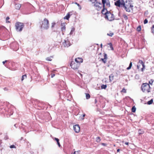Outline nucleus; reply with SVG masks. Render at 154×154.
<instances>
[{"label":"nucleus","instance_id":"1","mask_svg":"<svg viewBox=\"0 0 154 154\" xmlns=\"http://www.w3.org/2000/svg\"><path fill=\"white\" fill-rule=\"evenodd\" d=\"M130 0H126L125 2L124 0H118L115 2V5L119 7H123L126 11H130V9H132L133 6L131 5Z\"/></svg>","mask_w":154,"mask_h":154},{"label":"nucleus","instance_id":"2","mask_svg":"<svg viewBox=\"0 0 154 154\" xmlns=\"http://www.w3.org/2000/svg\"><path fill=\"white\" fill-rule=\"evenodd\" d=\"M83 60L82 58L72 59L70 65L73 69H77L78 68L80 63L83 62Z\"/></svg>","mask_w":154,"mask_h":154},{"label":"nucleus","instance_id":"3","mask_svg":"<svg viewBox=\"0 0 154 154\" xmlns=\"http://www.w3.org/2000/svg\"><path fill=\"white\" fill-rule=\"evenodd\" d=\"M150 86L147 83H143L141 86V90L145 93H149L150 91Z\"/></svg>","mask_w":154,"mask_h":154},{"label":"nucleus","instance_id":"4","mask_svg":"<svg viewBox=\"0 0 154 154\" xmlns=\"http://www.w3.org/2000/svg\"><path fill=\"white\" fill-rule=\"evenodd\" d=\"M49 21L46 18H45L41 23V26L42 28L47 29L49 28Z\"/></svg>","mask_w":154,"mask_h":154},{"label":"nucleus","instance_id":"5","mask_svg":"<svg viewBox=\"0 0 154 154\" xmlns=\"http://www.w3.org/2000/svg\"><path fill=\"white\" fill-rule=\"evenodd\" d=\"M71 45V44L69 40V37L68 36L64 40V42L62 43V47L64 48H68Z\"/></svg>","mask_w":154,"mask_h":154},{"label":"nucleus","instance_id":"6","mask_svg":"<svg viewBox=\"0 0 154 154\" xmlns=\"http://www.w3.org/2000/svg\"><path fill=\"white\" fill-rule=\"evenodd\" d=\"M15 27L17 30L21 31L24 27V25L23 23L17 22L15 24Z\"/></svg>","mask_w":154,"mask_h":154},{"label":"nucleus","instance_id":"7","mask_svg":"<svg viewBox=\"0 0 154 154\" xmlns=\"http://www.w3.org/2000/svg\"><path fill=\"white\" fill-rule=\"evenodd\" d=\"M105 18L106 19H107L109 21H111L114 20V16L113 14L109 12L108 13H107L106 14V15L105 16Z\"/></svg>","mask_w":154,"mask_h":154},{"label":"nucleus","instance_id":"8","mask_svg":"<svg viewBox=\"0 0 154 154\" xmlns=\"http://www.w3.org/2000/svg\"><path fill=\"white\" fill-rule=\"evenodd\" d=\"M102 1L103 7H105V4L106 6L108 7L110 6V2L109 0H102Z\"/></svg>","mask_w":154,"mask_h":154},{"label":"nucleus","instance_id":"9","mask_svg":"<svg viewBox=\"0 0 154 154\" xmlns=\"http://www.w3.org/2000/svg\"><path fill=\"white\" fill-rule=\"evenodd\" d=\"M101 4L98 2H96L94 5V6L96 8V9L98 11H99L101 9V7L100 5H101Z\"/></svg>","mask_w":154,"mask_h":154},{"label":"nucleus","instance_id":"10","mask_svg":"<svg viewBox=\"0 0 154 154\" xmlns=\"http://www.w3.org/2000/svg\"><path fill=\"white\" fill-rule=\"evenodd\" d=\"M73 129L76 133L79 132L80 130V128L79 125H75L73 126Z\"/></svg>","mask_w":154,"mask_h":154},{"label":"nucleus","instance_id":"11","mask_svg":"<svg viewBox=\"0 0 154 154\" xmlns=\"http://www.w3.org/2000/svg\"><path fill=\"white\" fill-rule=\"evenodd\" d=\"M108 12H109L107 11L106 9L105 8V7H103V8L102 10V14L105 15L106 16L107 13Z\"/></svg>","mask_w":154,"mask_h":154},{"label":"nucleus","instance_id":"12","mask_svg":"<svg viewBox=\"0 0 154 154\" xmlns=\"http://www.w3.org/2000/svg\"><path fill=\"white\" fill-rule=\"evenodd\" d=\"M61 30L63 32L65 31L66 30V27L65 26V25L64 23H62L61 24Z\"/></svg>","mask_w":154,"mask_h":154},{"label":"nucleus","instance_id":"13","mask_svg":"<svg viewBox=\"0 0 154 154\" xmlns=\"http://www.w3.org/2000/svg\"><path fill=\"white\" fill-rule=\"evenodd\" d=\"M138 64L141 65L142 66V67L141 68V71H143V68L145 67L143 62L141 60H140L139 63Z\"/></svg>","mask_w":154,"mask_h":154},{"label":"nucleus","instance_id":"14","mask_svg":"<svg viewBox=\"0 0 154 154\" xmlns=\"http://www.w3.org/2000/svg\"><path fill=\"white\" fill-rule=\"evenodd\" d=\"M21 7V5L19 4H17L15 5V8L16 9L19 10Z\"/></svg>","mask_w":154,"mask_h":154},{"label":"nucleus","instance_id":"15","mask_svg":"<svg viewBox=\"0 0 154 154\" xmlns=\"http://www.w3.org/2000/svg\"><path fill=\"white\" fill-rule=\"evenodd\" d=\"M54 139L57 141V144L58 145V146L59 147H60L61 146H60V143L59 142V139L58 138H55Z\"/></svg>","mask_w":154,"mask_h":154},{"label":"nucleus","instance_id":"16","mask_svg":"<svg viewBox=\"0 0 154 154\" xmlns=\"http://www.w3.org/2000/svg\"><path fill=\"white\" fill-rule=\"evenodd\" d=\"M109 81L111 82L113 79V76L112 74H111L109 76Z\"/></svg>","mask_w":154,"mask_h":154},{"label":"nucleus","instance_id":"17","mask_svg":"<svg viewBox=\"0 0 154 154\" xmlns=\"http://www.w3.org/2000/svg\"><path fill=\"white\" fill-rule=\"evenodd\" d=\"M74 30H75V29L74 28H72L71 30V31H70V32L69 33V34L68 35V36L69 37V35H71L73 33V32L74 31Z\"/></svg>","mask_w":154,"mask_h":154},{"label":"nucleus","instance_id":"18","mask_svg":"<svg viewBox=\"0 0 154 154\" xmlns=\"http://www.w3.org/2000/svg\"><path fill=\"white\" fill-rule=\"evenodd\" d=\"M70 15L69 14V13H68L67 15L65 17L64 19H66L67 20H68L69 17H70Z\"/></svg>","mask_w":154,"mask_h":154},{"label":"nucleus","instance_id":"19","mask_svg":"<svg viewBox=\"0 0 154 154\" xmlns=\"http://www.w3.org/2000/svg\"><path fill=\"white\" fill-rule=\"evenodd\" d=\"M132 66V63L131 62L130 63L129 66V67H128V68H127V69L129 70V69H130L131 68Z\"/></svg>","mask_w":154,"mask_h":154},{"label":"nucleus","instance_id":"20","mask_svg":"<svg viewBox=\"0 0 154 154\" xmlns=\"http://www.w3.org/2000/svg\"><path fill=\"white\" fill-rule=\"evenodd\" d=\"M80 152L79 150L77 151H74V152H72L71 154H79Z\"/></svg>","mask_w":154,"mask_h":154},{"label":"nucleus","instance_id":"21","mask_svg":"<svg viewBox=\"0 0 154 154\" xmlns=\"http://www.w3.org/2000/svg\"><path fill=\"white\" fill-rule=\"evenodd\" d=\"M74 3L77 5V6H78L79 9L80 10H81L82 9L80 5L77 2H75Z\"/></svg>","mask_w":154,"mask_h":154},{"label":"nucleus","instance_id":"22","mask_svg":"<svg viewBox=\"0 0 154 154\" xmlns=\"http://www.w3.org/2000/svg\"><path fill=\"white\" fill-rule=\"evenodd\" d=\"M153 102V100L152 99H151L149 101H148L147 102V104L149 105L151 104Z\"/></svg>","mask_w":154,"mask_h":154},{"label":"nucleus","instance_id":"23","mask_svg":"<svg viewBox=\"0 0 154 154\" xmlns=\"http://www.w3.org/2000/svg\"><path fill=\"white\" fill-rule=\"evenodd\" d=\"M100 60H102L104 63H105L106 62V58H101Z\"/></svg>","mask_w":154,"mask_h":154},{"label":"nucleus","instance_id":"24","mask_svg":"<svg viewBox=\"0 0 154 154\" xmlns=\"http://www.w3.org/2000/svg\"><path fill=\"white\" fill-rule=\"evenodd\" d=\"M136 110V108L134 106H133L131 109V111L132 112H135Z\"/></svg>","mask_w":154,"mask_h":154},{"label":"nucleus","instance_id":"25","mask_svg":"<svg viewBox=\"0 0 154 154\" xmlns=\"http://www.w3.org/2000/svg\"><path fill=\"white\" fill-rule=\"evenodd\" d=\"M26 75H24L22 76L21 78V81H23L24 79H26Z\"/></svg>","mask_w":154,"mask_h":154},{"label":"nucleus","instance_id":"26","mask_svg":"<svg viewBox=\"0 0 154 154\" xmlns=\"http://www.w3.org/2000/svg\"><path fill=\"white\" fill-rule=\"evenodd\" d=\"M107 87V86L106 85H102L101 86V88L102 89H105Z\"/></svg>","mask_w":154,"mask_h":154},{"label":"nucleus","instance_id":"27","mask_svg":"<svg viewBox=\"0 0 154 154\" xmlns=\"http://www.w3.org/2000/svg\"><path fill=\"white\" fill-rule=\"evenodd\" d=\"M123 17L125 20H127L128 19V17L125 14H123Z\"/></svg>","mask_w":154,"mask_h":154},{"label":"nucleus","instance_id":"28","mask_svg":"<svg viewBox=\"0 0 154 154\" xmlns=\"http://www.w3.org/2000/svg\"><path fill=\"white\" fill-rule=\"evenodd\" d=\"M86 94V97L87 99H88L90 97V95L88 94Z\"/></svg>","mask_w":154,"mask_h":154},{"label":"nucleus","instance_id":"29","mask_svg":"<svg viewBox=\"0 0 154 154\" xmlns=\"http://www.w3.org/2000/svg\"><path fill=\"white\" fill-rule=\"evenodd\" d=\"M96 141L97 142H100V138L99 137H97L96 138Z\"/></svg>","mask_w":154,"mask_h":154},{"label":"nucleus","instance_id":"30","mask_svg":"<svg viewBox=\"0 0 154 154\" xmlns=\"http://www.w3.org/2000/svg\"><path fill=\"white\" fill-rule=\"evenodd\" d=\"M109 45L110 46V49L111 50H113V48L112 47V45L111 44V43H110L109 44Z\"/></svg>","mask_w":154,"mask_h":154},{"label":"nucleus","instance_id":"31","mask_svg":"<svg viewBox=\"0 0 154 154\" xmlns=\"http://www.w3.org/2000/svg\"><path fill=\"white\" fill-rule=\"evenodd\" d=\"M141 28L140 26H139L137 27V30L138 31H140L141 30Z\"/></svg>","mask_w":154,"mask_h":154},{"label":"nucleus","instance_id":"32","mask_svg":"<svg viewBox=\"0 0 154 154\" xmlns=\"http://www.w3.org/2000/svg\"><path fill=\"white\" fill-rule=\"evenodd\" d=\"M107 35L110 36H112L113 35V33L112 32H111L109 33H108Z\"/></svg>","mask_w":154,"mask_h":154},{"label":"nucleus","instance_id":"33","mask_svg":"<svg viewBox=\"0 0 154 154\" xmlns=\"http://www.w3.org/2000/svg\"><path fill=\"white\" fill-rule=\"evenodd\" d=\"M121 92L126 93V89L124 88L122 90Z\"/></svg>","mask_w":154,"mask_h":154},{"label":"nucleus","instance_id":"34","mask_svg":"<svg viewBox=\"0 0 154 154\" xmlns=\"http://www.w3.org/2000/svg\"><path fill=\"white\" fill-rule=\"evenodd\" d=\"M142 67V66L140 64H138L137 66V67L138 69H140V68L141 67Z\"/></svg>","mask_w":154,"mask_h":154},{"label":"nucleus","instance_id":"35","mask_svg":"<svg viewBox=\"0 0 154 154\" xmlns=\"http://www.w3.org/2000/svg\"><path fill=\"white\" fill-rule=\"evenodd\" d=\"M152 32L154 34V25L152 26Z\"/></svg>","mask_w":154,"mask_h":154},{"label":"nucleus","instance_id":"36","mask_svg":"<svg viewBox=\"0 0 154 154\" xmlns=\"http://www.w3.org/2000/svg\"><path fill=\"white\" fill-rule=\"evenodd\" d=\"M55 25V23H52L51 28H53Z\"/></svg>","mask_w":154,"mask_h":154},{"label":"nucleus","instance_id":"37","mask_svg":"<svg viewBox=\"0 0 154 154\" xmlns=\"http://www.w3.org/2000/svg\"><path fill=\"white\" fill-rule=\"evenodd\" d=\"M10 148H15V146L14 145H11L10 146Z\"/></svg>","mask_w":154,"mask_h":154},{"label":"nucleus","instance_id":"38","mask_svg":"<svg viewBox=\"0 0 154 154\" xmlns=\"http://www.w3.org/2000/svg\"><path fill=\"white\" fill-rule=\"evenodd\" d=\"M90 2H92V3H94L97 0H89Z\"/></svg>","mask_w":154,"mask_h":154},{"label":"nucleus","instance_id":"39","mask_svg":"<svg viewBox=\"0 0 154 154\" xmlns=\"http://www.w3.org/2000/svg\"><path fill=\"white\" fill-rule=\"evenodd\" d=\"M148 22V20L146 19L144 21V24H146Z\"/></svg>","mask_w":154,"mask_h":154},{"label":"nucleus","instance_id":"40","mask_svg":"<svg viewBox=\"0 0 154 154\" xmlns=\"http://www.w3.org/2000/svg\"><path fill=\"white\" fill-rule=\"evenodd\" d=\"M138 133L139 134H142L143 133V131H141V130H139L138 131Z\"/></svg>","mask_w":154,"mask_h":154},{"label":"nucleus","instance_id":"41","mask_svg":"<svg viewBox=\"0 0 154 154\" xmlns=\"http://www.w3.org/2000/svg\"><path fill=\"white\" fill-rule=\"evenodd\" d=\"M46 60L48 61H51L52 60L50 58H47Z\"/></svg>","mask_w":154,"mask_h":154},{"label":"nucleus","instance_id":"42","mask_svg":"<svg viewBox=\"0 0 154 154\" xmlns=\"http://www.w3.org/2000/svg\"><path fill=\"white\" fill-rule=\"evenodd\" d=\"M104 58H107V54H104Z\"/></svg>","mask_w":154,"mask_h":154},{"label":"nucleus","instance_id":"43","mask_svg":"<svg viewBox=\"0 0 154 154\" xmlns=\"http://www.w3.org/2000/svg\"><path fill=\"white\" fill-rule=\"evenodd\" d=\"M7 60H5V61H3L2 62V63L3 64H4L6 62H7Z\"/></svg>","mask_w":154,"mask_h":154},{"label":"nucleus","instance_id":"44","mask_svg":"<svg viewBox=\"0 0 154 154\" xmlns=\"http://www.w3.org/2000/svg\"><path fill=\"white\" fill-rule=\"evenodd\" d=\"M153 82V81H152L151 80V81H149V83L151 85H152V83Z\"/></svg>","mask_w":154,"mask_h":154},{"label":"nucleus","instance_id":"45","mask_svg":"<svg viewBox=\"0 0 154 154\" xmlns=\"http://www.w3.org/2000/svg\"><path fill=\"white\" fill-rule=\"evenodd\" d=\"M55 75L54 74H52L51 75V78H53V77H54Z\"/></svg>","mask_w":154,"mask_h":154},{"label":"nucleus","instance_id":"46","mask_svg":"<svg viewBox=\"0 0 154 154\" xmlns=\"http://www.w3.org/2000/svg\"><path fill=\"white\" fill-rule=\"evenodd\" d=\"M17 50V48L15 49V48H13V50L14 51H16Z\"/></svg>","mask_w":154,"mask_h":154},{"label":"nucleus","instance_id":"47","mask_svg":"<svg viewBox=\"0 0 154 154\" xmlns=\"http://www.w3.org/2000/svg\"><path fill=\"white\" fill-rule=\"evenodd\" d=\"M129 143L128 142H125V144L126 145H128L129 144Z\"/></svg>","mask_w":154,"mask_h":154},{"label":"nucleus","instance_id":"48","mask_svg":"<svg viewBox=\"0 0 154 154\" xmlns=\"http://www.w3.org/2000/svg\"><path fill=\"white\" fill-rule=\"evenodd\" d=\"M9 18L8 17H7L6 18V20H9Z\"/></svg>","mask_w":154,"mask_h":154},{"label":"nucleus","instance_id":"49","mask_svg":"<svg viewBox=\"0 0 154 154\" xmlns=\"http://www.w3.org/2000/svg\"><path fill=\"white\" fill-rule=\"evenodd\" d=\"M119 151H120V149H117V152H119Z\"/></svg>","mask_w":154,"mask_h":154},{"label":"nucleus","instance_id":"50","mask_svg":"<svg viewBox=\"0 0 154 154\" xmlns=\"http://www.w3.org/2000/svg\"><path fill=\"white\" fill-rule=\"evenodd\" d=\"M85 116V114L83 115V117H84Z\"/></svg>","mask_w":154,"mask_h":154},{"label":"nucleus","instance_id":"51","mask_svg":"<svg viewBox=\"0 0 154 154\" xmlns=\"http://www.w3.org/2000/svg\"><path fill=\"white\" fill-rule=\"evenodd\" d=\"M95 103H96L97 102V100H96V99L95 100Z\"/></svg>","mask_w":154,"mask_h":154},{"label":"nucleus","instance_id":"52","mask_svg":"<svg viewBox=\"0 0 154 154\" xmlns=\"http://www.w3.org/2000/svg\"><path fill=\"white\" fill-rule=\"evenodd\" d=\"M102 144L103 145H105V144L104 143H103Z\"/></svg>","mask_w":154,"mask_h":154},{"label":"nucleus","instance_id":"53","mask_svg":"<svg viewBox=\"0 0 154 154\" xmlns=\"http://www.w3.org/2000/svg\"><path fill=\"white\" fill-rule=\"evenodd\" d=\"M102 44H101V47H102Z\"/></svg>","mask_w":154,"mask_h":154},{"label":"nucleus","instance_id":"54","mask_svg":"<svg viewBox=\"0 0 154 154\" xmlns=\"http://www.w3.org/2000/svg\"><path fill=\"white\" fill-rule=\"evenodd\" d=\"M16 126V124H15V125H14V126Z\"/></svg>","mask_w":154,"mask_h":154},{"label":"nucleus","instance_id":"55","mask_svg":"<svg viewBox=\"0 0 154 154\" xmlns=\"http://www.w3.org/2000/svg\"><path fill=\"white\" fill-rule=\"evenodd\" d=\"M62 34H63H63H64L63 32Z\"/></svg>","mask_w":154,"mask_h":154}]
</instances>
